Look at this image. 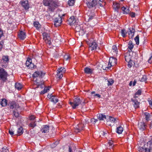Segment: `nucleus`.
Wrapping results in <instances>:
<instances>
[{"mask_svg":"<svg viewBox=\"0 0 152 152\" xmlns=\"http://www.w3.org/2000/svg\"><path fill=\"white\" fill-rule=\"evenodd\" d=\"M138 150L139 152H152V136H150L147 143L143 147H139Z\"/></svg>","mask_w":152,"mask_h":152,"instance_id":"nucleus-1","label":"nucleus"},{"mask_svg":"<svg viewBox=\"0 0 152 152\" xmlns=\"http://www.w3.org/2000/svg\"><path fill=\"white\" fill-rule=\"evenodd\" d=\"M43 3L45 6H48L49 11L53 12L58 7L57 3L53 0H43Z\"/></svg>","mask_w":152,"mask_h":152,"instance_id":"nucleus-2","label":"nucleus"},{"mask_svg":"<svg viewBox=\"0 0 152 152\" xmlns=\"http://www.w3.org/2000/svg\"><path fill=\"white\" fill-rule=\"evenodd\" d=\"M9 75L7 71L3 68L0 67V80L2 83L4 84L8 80Z\"/></svg>","mask_w":152,"mask_h":152,"instance_id":"nucleus-3","label":"nucleus"},{"mask_svg":"<svg viewBox=\"0 0 152 152\" xmlns=\"http://www.w3.org/2000/svg\"><path fill=\"white\" fill-rule=\"evenodd\" d=\"M84 2L89 8L95 7L98 4L97 1L96 0H84Z\"/></svg>","mask_w":152,"mask_h":152,"instance_id":"nucleus-4","label":"nucleus"},{"mask_svg":"<svg viewBox=\"0 0 152 152\" xmlns=\"http://www.w3.org/2000/svg\"><path fill=\"white\" fill-rule=\"evenodd\" d=\"M81 101L80 99L78 97H75L73 102H70L69 104L72 106L73 109L76 108L77 106H78L81 103Z\"/></svg>","mask_w":152,"mask_h":152,"instance_id":"nucleus-5","label":"nucleus"},{"mask_svg":"<svg viewBox=\"0 0 152 152\" xmlns=\"http://www.w3.org/2000/svg\"><path fill=\"white\" fill-rule=\"evenodd\" d=\"M9 105L10 108H15V110H17V111H20L21 110V108L20 106L14 101L10 102L9 103Z\"/></svg>","mask_w":152,"mask_h":152,"instance_id":"nucleus-6","label":"nucleus"},{"mask_svg":"<svg viewBox=\"0 0 152 152\" xmlns=\"http://www.w3.org/2000/svg\"><path fill=\"white\" fill-rule=\"evenodd\" d=\"M117 59L113 57H110L109 60V63L108 65V67H107L108 69H109L112 66H114L117 64Z\"/></svg>","mask_w":152,"mask_h":152,"instance_id":"nucleus-7","label":"nucleus"},{"mask_svg":"<svg viewBox=\"0 0 152 152\" xmlns=\"http://www.w3.org/2000/svg\"><path fill=\"white\" fill-rule=\"evenodd\" d=\"M106 120L107 121V124L109 126H111V123H116V118L109 116H107Z\"/></svg>","mask_w":152,"mask_h":152,"instance_id":"nucleus-8","label":"nucleus"},{"mask_svg":"<svg viewBox=\"0 0 152 152\" xmlns=\"http://www.w3.org/2000/svg\"><path fill=\"white\" fill-rule=\"evenodd\" d=\"M87 42L88 45L89 49L91 50H96L98 47L97 44L95 41L91 42H90L89 41H87Z\"/></svg>","mask_w":152,"mask_h":152,"instance_id":"nucleus-9","label":"nucleus"},{"mask_svg":"<svg viewBox=\"0 0 152 152\" xmlns=\"http://www.w3.org/2000/svg\"><path fill=\"white\" fill-rule=\"evenodd\" d=\"M26 64L28 68L31 69L35 68L36 67V66L34 65V64L32 63L31 59L29 58H27L26 62Z\"/></svg>","mask_w":152,"mask_h":152,"instance_id":"nucleus-10","label":"nucleus"},{"mask_svg":"<svg viewBox=\"0 0 152 152\" xmlns=\"http://www.w3.org/2000/svg\"><path fill=\"white\" fill-rule=\"evenodd\" d=\"M54 20V25L56 27L59 26L62 23L61 17L59 16L58 17L56 18Z\"/></svg>","mask_w":152,"mask_h":152,"instance_id":"nucleus-11","label":"nucleus"},{"mask_svg":"<svg viewBox=\"0 0 152 152\" xmlns=\"http://www.w3.org/2000/svg\"><path fill=\"white\" fill-rule=\"evenodd\" d=\"M43 39L45 41L46 43L50 45L51 44V41L50 40V37L47 33L44 32L43 34Z\"/></svg>","mask_w":152,"mask_h":152,"instance_id":"nucleus-12","label":"nucleus"},{"mask_svg":"<svg viewBox=\"0 0 152 152\" xmlns=\"http://www.w3.org/2000/svg\"><path fill=\"white\" fill-rule=\"evenodd\" d=\"M84 128V125L82 124H79L75 128V132L76 133L79 132L83 130Z\"/></svg>","mask_w":152,"mask_h":152,"instance_id":"nucleus-13","label":"nucleus"},{"mask_svg":"<svg viewBox=\"0 0 152 152\" xmlns=\"http://www.w3.org/2000/svg\"><path fill=\"white\" fill-rule=\"evenodd\" d=\"M20 3L25 10H28L29 8V5L28 1H21Z\"/></svg>","mask_w":152,"mask_h":152,"instance_id":"nucleus-14","label":"nucleus"},{"mask_svg":"<svg viewBox=\"0 0 152 152\" xmlns=\"http://www.w3.org/2000/svg\"><path fill=\"white\" fill-rule=\"evenodd\" d=\"M77 20L73 16L71 17L68 20L69 24L70 25H77Z\"/></svg>","mask_w":152,"mask_h":152,"instance_id":"nucleus-15","label":"nucleus"},{"mask_svg":"<svg viewBox=\"0 0 152 152\" xmlns=\"http://www.w3.org/2000/svg\"><path fill=\"white\" fill-rule=\"evenodd\" d=\"M147 127V126L143 122H141L138 123V127L141 131L145 130Z\"/></svg>","mask_w":152,"mask_h":152,"instance_id":"nucleus-16","label":"nucleus"},{"mask_svg":"<svg viewBox=\"0 0 152 152\" xmlns=\"http://www.w3.org/2000/svg\"><path fill=\"white\" fill-rule=\"evenodd\" d=\"M45 74L42 71H37L34 73L33 75V76L34 77H42Z\"/></svg>","mask_w":152,"mask_h":152,"instance_id":"nucleus-17","label":"nucleus"},{"mask_svg":"<svg viewBox=\"0 0 152 152\" xmlns=\"http://www.w3.org/2000/svg\"><path fill=\"white\" fill-rule=\"evenodd\" d=\"M135 29L133 28H129L128 31V34L129 38H132L134 37Z\"/></svg>","mask_w":152,"mask_h":152,"instance_id":"nucleus-18","label":"nucleus"},{"mask_svg":"<svg viewBox=\"0 0 152 152\" xmlns=\"http://www.w3.org/2000/svg\"><path fill=\"white\" fill-rule=\"evenodd\" d=\"M1 61L5 62V64H3L2 65L4 67H6L7 66L8 63L9 61V59L8 56H3L2 57V60Z\"/></svg>","mask_w":152,"mask_h":152,"instance_id":"nucleus-19","label":"nucleus"},{"mask_svg":"<svg viewBox=\"0 0 152 152\" xmlns=\"http://www.w3.org/2000/svg\"><path fill=\"white\" fill-rule=\"evenodd\" d=\"M145 118L146 121H148L152 119V114L147 112L144 113Z\"/></svg>","mask_w":152,"mask_h":152,"instance_id":"nucleus-20","label":"nucleus"},{"mask_svg":"<svg viewBox=\"0 0 152 152\" xmlns=\"http://www.w3.org/2000/svg\"><path fill=\"white\" fill-rule=\"evenodd\" d=\"M120 5L119 3L116 2H113V7L115 11L118 12V10L120 9Z\"/></svg>","mask_w":152,"mask_h":152,"instance_id":"nucleus-21","label":"nucleus"},{"mask_svg":"<svg viewBox=\"0 0 152 152\" xmlns=\"http://www.w3.org/2000/svg\"><path fill=\"white\" fill-rule=\"evenodd\" d=\"M49 128L47 125L42 126L41 129V131L42 133H45L48 132Z\"/></svg>","mask_w":152,"mask_h":152,"instance_id":"nucleus-22","label":"nucleus"},{"mask_svg":"<svg viewBox=\"0 0 152 152\" xmlns=\"http://www.w3.org/2000/svg\"><path fill=\"white\" fill-rule=\"evenodd\" d=\"M18 37L21 39L23 40L26 37V34L25 32L21 31L18 33Z\"/></svg>","mask_w":152,"mask_h":152,"instance_id":"nucleus-23","label":"nucleus"},{"mask_svg":"<svg viewBox=\"0 0 152 152\" xmlns=\"http://www.w3.org/2000/svg\"><path fill=\"white\" fill-rule=\"evenodd\" d=\"M132 56L129 53H126L125 56V58L126 61L127 62L132 61Z\"/></svg>","mask_w":152,"mask_h":152,"instance_id":"nucleus-24","label":"nucleus"},{"mask_svg":"<svg viewBox=\"0 0 152 152\" xmlns=\"http://www.w3.org/2000/svg\"><path fill=\"white\" fill-rule=\"evenodd\" d=\"M93 70L88 67H86L84 69V71L85 73L87 74H91L93 73Z\"/></svg>","mask_w":152,"mask_h":152,"instance_id":"nucleus-25","label":"nucleus"},{"mask_svg":"<svg viewBox=\"0 0 152 152\" xmlns=\"http://www.w3.org/2000/svg\"><path fill=\"white\" fill-rule=\"evenodd\" d=\"M7 104V101L5 99H0V104L2 107L6 106Z\"/></svg>","mask_w":152,"mask_h":152,"instance_id":"nucleus-26","label":"nucleus"},{"mask_svg":"<svg viewBox=\"0 0 152 152\" xmlns=\"http://www.w3.org/2000/svg\"><path fill=\"white\" fill-rule=\"evenodd\" d=\"M121 9L124 14H128L130 10L128 7H121Z\"/></svg>","mask_w":152,"mask_h":152,"instance_id":"nucleus-27","label":"nucleus"},{"mask_svg":"<svg viewBox=\"0 0 152 152\" xmlns=\"http://www.w3.org/2000/svg\"><path fill=\"white\" fill-rule=\"evenodd\" d=\"M87 15L88 17V20L93 19L95 16L94 13L91 12V11H88L87 13Z\"/></svg>","mask_w":152,"mask_h":152,"instance_id":"nucleus-28","label":"nucleus"},{"mask_svg":"<svg viewBox=\"0 0 152 152\" xmlns=\"http://www.w3.org/2000/svg\"><path fill=\"white\" fill-rule=\"evenodd\" d=\"M98 118L100 121L104 120V119L106 120L107 116L102 114H99L97 115Z\"/></svg>","mask_w":152,"mask_h":152,"instance_id":"nucleus-29","label":"nucleus"},{"mask_svg":"<svg viewBox=\"0 0 152 152\" xmlns=\"http://www.w3.org/2000/svg\"><path fill=\"white\" fill-rule=\"evenodd\" d=\"M131 100L134 103V106L135 108H138L139 107L140 103L135 98L134 99H131Z\"/></svg>","mask_w":152,"mask_h":152,"instance_id":"nucleus-30","label":"nucleus"},{"mask_svg":"<svg viewBox=\"0 0 152 152\" xmlns=\"http://www.w3.org/2000/svg\"><path fill=\"white\" fill-rule=\"evenodd\" d=\"M134 46V45L131 41H129L128 45V48H129L130 50H128L129 52L131 51L133 48Z\"/></svg>","mask_w":152,"mask_h":152,"instance_id":"nucleus-31","label":"nucleus"},{"mask_svg":"<svg viewBox=\"0 0 152 152\" xmlns=\"http://www.w3.org/2000/svg\"><path fill=\"white\" fill-rule=\"evenodd\" d=\"M112 51L113 52V54H114V55H117L118 53V50L116 45H114L113 46Z\"/></svg>","mask_w":152,"mask_h":152,"instance_id":"nucleus-32","label":"nucleus"},{"mask_svg":"<svg viewBox=\"0 0 152 152\" xmlns=\"http://www.w3.org/2000/svg\"><path fill=\"white\" fill-rule=\"evenodd\" d=\"M50 101L51 102H52L54 103H56L58 102V98L57 97H56L54 95H53V96H52V98Z\"/></svg>","mask_w":152,"mask_h":152,"instance_id":"nucleus-33","label":"nucleus"},{"mask_svg":"<svg viewBox=\"0 0 152 152\" xmlns=\"http://www.w3.org/2000/svg\"><path fill=\"white\" fill-rule=\"evenodd\" d=\"M34 84L37 86V88L39 87V86H40V87L42 88L43 86H44V85L43 83H42V82L41 81L38 82L37 80H36L34 83Z\"/></svg>","mask_w":152,"mask_h":152,"instance_id":"nucleus-34","label":"nucleus"},{"mask_svg":"<svg viewBox=\"0 0 152 152\" xmlns=\"http://www.w3.org/2000/svg\"><path fill=\"white\" fill-rule=\"evenodd\" d=\"M15 87L16 89L19 90L22 88V86L20 83H16L15 84Z\"/></svg>","mask_w":152,"mask_h":152,"instance_id":"nucleus-35","label":"nucleus"},{"mask_svg":"<svg viewBox=\"0 0 152 152\" xmlns=\"http://www.w3.org/2000/svg\"><path fill=\"white\" fill-rule=\"evenodd\" d=\"M123 131V128L121 126H119L117 128L116 132L118 134H121L122 133Z\"/></svg>","mask_w":152,"mask_h":152,"instance_id":"nucleus-36","label":"nucleus"},{"mask_svg":"<svg viewBox=\"0 0 152 152\" xmlns=\"http://www.w3.org/2000/svg\"><path fill=\"white\" fill-rule=\"evenodd\" d=\"M50 88V87H45L43 90L41 91V94H43L47 92L49 90Z\"/></svg>","mask_w":152,"mask_h":152,"instance_id":"nucleus-37","label":"nucleus"},{"mask_svg":"<svg viewBox=\"0 0 152 152\" xmlns=\"http://www.w3.org/2000/svg\"><path fill=\"white\" fill-rule=\"evenodd\" d=\"M23 128L22 127H20L18 129V135H20L22 134L23 133Z\"/></svg>","mask_w":152,"mask_h":152,"instance_id":"nucleus-38","label":"nucleus"},{"mask_svg":"<svg viewBox=\"0 0 152 152\" xmlns=\"http://www.w3.org/2000/svg\"><path fill=\"white\" fill-rule=\"evenodd\" d=\"M141 91L140 90H139L138 91L135 93V95L134 96V98H138V96L141 95Z\"/></svg>","mask_w":152,"mask_h":152,"instance_id":"nucleus-39","label":"nucleus"},{"mask_svg":"<svg viewBox=\"0 0 152 152\" xmlns=\"http://www.w3.org/2000/svg\"><path fill=\"white\" fill-rule=\"evenodd\" d=\"M36 121H31V122H30V124H29V126L31 127L32 128H34V127L36 126V124L35 123Z\"/></svg>","mask_w":152,"mask_h":152,"instance_id":"nucleus-40","label":"nucleus"},{"mask_svg":"<svg viewBox=\"0 0 152 152\" xmlns=\"http://www.w3.org/2000/svg\"><path fill=\"white\" fill-rule=\"evenodd\" d=\"M34 25L37 29H38L40 27V25L38 22H34Z\"/></svg>","mask_w":152,"mask_h":152,"instance_id":"nucleus-41","label":"nucleus"},{"mask_svg":"<svg viewBox=\"0 0 152 152\" xmlns=\"http://www.w3.org/2000/svg\"><path fill=\"white\" fill-rule=\"evenodd\" d=\"M97 4L96 5L97 6H100V7H103L105 4V2H102L100 0L97 1Z\"/></svg>","mask_w":152,"mask_h":152,"instance_id":"nucleus-42","label":"nucleus"},{"mask_svg":"<svg viewBox=\"0 0 152 152\" xmlns=\"http://www.w3.org/2000/svg\"><path fill=\"white\" fill-rule=\"evenodd\" d=\"M66 71V70L64 67H61L60 68H58L57 71L61 73H64Z\"/></svg>","mask_w":152,"mask_h":152,"instance_id":"nucleus-43","label":"nucleus"},{"mask_svg":"<svg viewBox=\"0 0 152 152\" xmlns=\"http://www.w3.org/2000/svg\"><path fill=\"white\" fill-rule=\"evenodd\" d=\"M20 111H17V110H15L13 112V113L14 114V115L16 117H18L19 115V112Z\"/></svg>","mask_w":152,"mask_h":152,"instance_id":"nucleus-44","label":"nucleus"},{"mask_svg":"<svg viewBox=\"0 0 152 152\" xmlns=\"http://www.w3.org/2000/svg\"><path fill=\"white\" fill-rule=\"evenodd\" d=\"M126 32L124 29H123L121 30V34L122 36L125 37L126 36Z\"/></svg>","mask_w":152,"mask_h":152,"instance_id":"nucleus-45","label":"nucleus"},{"mask_svg":"<svg viewBox=\"0 0 152 152\" xmlns=\"http://www.w3.org/2000/svg\"><path fill=\"white\" fill-rule=\"evenodd\" d=\"M139 35H137L134 38V40L136 42V44L137 45H138L139 44Z\"/></svg>","mask_w":152,"mask_h":152,"instance_id":"nucleus-46","label":"nucleus"},{"mask_svg":"<svg viewBox=\"0 0 152 152\" xmlns=\"http://www.w3.org/2000/svg\"><path fill=\"white\" fill-rule=\"evenodd\" d=\"M107 81L108 82L107 84L108 86L112 85L114 83V81L112 79H110Z\"/></svg>","mask_w":152,"mask_h":152,"instance_id":"nucleus-47","label":"nucleus"},{"mask_svg":"<svg viewBox=\"0 0 152 152\" xmlns=\"http://www.w3.org/2000/svg\"><path fill=\"white\" fill-rule=\"evenodd\" d=\"M63 73H61L60 72H57V77H58V78L60 79L61 78L63 75Z\"/></svg>","mask_w":152,"mask_h":152,"instance_id":"nucleus-48","label":"nucleus"},{"mask_svg":"<svg viewBox=\"0 0 152 152\" xmlns=\"http://www.w3.org/2000/svg\"><path fill=\"white\" fill-rule=\"evenodd\" d=\"M75 3V0H69L68 1V4L70 6L73 5Z\"/></svg>","mask_w":152,"mask_h":152,"instance_id":"nucleus-49","label":"nucleus"},{"mask_svg":"<svg viewBox=\"0 0 152 152\" xmlns=\"http://www.w3.org/2000/svg\"><path fill=\"white\" fill-rule=\"evenodd\" d=\"M70 57L68 55H66L64 56V60L68 61L70 60Z\"/></svg>","mask_w":152,"mask_h":152,"instance_id":"nucleus-50","label":"nucleus"},{"mask_svg":"<svg viewBox=\"0 0 152 152\" xmlns=\"http://www.w3.org/2000/svg\"><path fill=\"white\" fill-rule=\"evenodd\" d=\"M75 29L76 31L79 32L81 30L80 27L79 26H76L75 28Z\"/></svg>","mask_w":152,"mask_h":152,"instance_id":"nucleus-51","label":"nucleus"},{"mask_svg":"<svg viewBox=\"0 0 152 152\" xmlns=\"http://www.w3.org/2000/svg\"><path fill=\"white\" fill-rule=\"evenodd\" d=\"M113 142L112 141H110L108 142V144H109V146L110 147V148H113Z\"/></svg>","mask_w":152,"mask_h":152,"instance_id":"nucleus-52","label":"nucleus"},{"mask_svg":"<svg viewBox=\"0 0 152 152\" xmlns=\"http://www.w3.org/2000/svg\"><path fill=\"white\" fill-rule=\"evenodd\" d=\"M35 117L34 115H31L29 117V120L33 121H34V120L35 119Z\"/></svg>","mask_w":152,"mask_h":152,"instance_id":"nucleus-53","label":"nucleus"},{"mask_svg":"<svg viewBox=\"0 0 152 152\" xmlns=\"http://www.w3.org/2000/svg\"><path fill=\"white\" fill-rule=\"evenodd\" d=\"M141 80L142 81H145L146 80V76H143Z\"/></svg>","mask_w":152,"mask_h":152,"instance_id":"nucleus-54","label":"nucleus"},{"mask_svg":"<svg viewBox=\"0 0 152 152\" xmlns=\"http://www.w3.org/2000/svg\"><path fill=\"white\" fill-rule=\"evenodd\" d=\"M128 62V66L130 68L132 67V64L131 63V61H130V62Z\"/></svg>","mask_w":152,"mask_h":152,"instance_id":"nucleus-55","label":"nucleus"},{"mask_svg":"<svg viewBox=\"0 0 152 152\" xmlns=\"http://www.w3.org/2000/svg\"><path fill=\"white\" fill-rule=\"evenodd\" d=\"M149 102L150 107L152 109V99L149 101Z\"/></svg>","mask_w":152,"mask_h":152,"instance_id":"nucleus-56","label":"nucleus"},{"mask_svg":"<svg viewBox=\"0 0 152 152\" xmlns=\"http://www.w3.org/2000/svg\"><path fill=\"white\" fill-rule=\"evenodd\" d=\"M130 16L132 17L133 18L135 17V13L134 12H131L130 13Z\"/></svg>","mask_w":152,"mask_h":152,"instance_id":"nucleus-57","label":"nucleus"},{"mask_svg":"<svg viewBox=\"0 0 152 152\" xmlns=\"http://www.w3.org/2000/svg\"><path fill=\"white\" fill-rule=\"evenodd\" d=\"M53 95L51 94H48V97L49 98L50 100H51V98H52V96H53Z\"/></svg>","mask_w":152,"mask_h":152,"instance_id":"nucleus-58","label":"nucleus"},{"mask_svg":"<svg viewBox=\"0 0 152 152\" xmlns=\"http://www.w3.org/2000/svg\"><path fill=\"white\" fill-rule=\"evenodd\" d=\"M9 133L11 135H12L14 134V132L10 130H9Z\"/></svg>","mask_w":152,"mask_h":152,"instance_id":"nucleus-59","label":"nucleus"},{"mask_svg":"<svg viewBox=\"0 0 152 152\" xmlns=\"http://www.w3.org/2000/svg\"><path fill=\"white\" fill-rule=\"evenodd\" d=\"M94 97L97 96L99 98H100L101 97V95L99 94H94Z\"/></svg>","mask_w":152,"mask_h":152,"instance_id":"nucleus-60","label":"nucleus"},{"mask_svg":"<svg viewBox=\"0 0 152 152\" xmlns=\"http://www.w3.org/2000/svg\"><path fill=\"white\" fill-rule=\"evenodd\" d=\"M152 60V56L148 60V62L149 63H151Z\"/></svg>","mask_w":152,"mask_h":152,"instance_id":"nucleus-61","label":"nucleus"},{"mask_svg":"<svg viewBox=\"0 0 152 152\" xmlns=\"http://www.w3.org/2000/svg\"><path fill=\"white\" fill-rule=\"evenodd\" d=\"M136 83H137L136 80H134V81H133V86H134L135 85V84Z\"/></svg>","mask_w":152,"mask_h":152,"instance_id":"nucleus-62","label":"nucleus"},{"mask_svg":"<svg viewBox=\"0 0 152 152\" xmlns=\"http://www.w3.org/2000/svg\"><path fill=\"white\" fill-rule=\"evenodd\" d=\"M69 152H72V149H71V148L70 147H69Z\"/></svg>","mask_w":152,"mask_h":152,"instance_id":"nucleus-63","label":"nucleus"},{"mask_svg":"<svg viewBox=\"0 0 152 152\" xmlns=\"http://www.w3.org/2000/svg\"><path fill=\"white\" fill-rule=\"evenodd\" d=\"M150 127L151 129H152V121L151 123Z\"/></svg>","mask_w":152,"mask_h":152,"instance_id":"nucleus-64","label":"nucleus"}]
</instances>
